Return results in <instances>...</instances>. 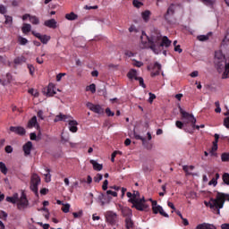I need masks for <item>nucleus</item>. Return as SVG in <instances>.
Wrapping results in <instances>:
<instances>
[{
	"label": "nucleus",
	"mask_w": 229,
	"mask_h": 229,
	"mask_svg": "<svg viewBox=\"0 0 229 229\" xmlns=\"http://www.w3.org/2000/svg\"><path fill=\"white\" fill-rule=\"evenodd\" d=\"M140 49H151L155 55H158L162 51V47L165 46V47H169L171 46L172 41L169 40L167 36L162 38V34L160 30L153 28L150 30V35H146V32L142 31V35L140 36Z\"/></svg>",
	"instance_id": "obj_1"
},
{
	"label": "nucleus",
	"mask_w": 229,
	"mask_h": 229,
	"mask_svg": "<svg viewBox=\"0 0 229 229\" xmlns=\"http://www.w3.org/2000/svg\"><path fill=\"white\" fill-rule=\"evenodd\" d=\"M229 201V195L217 192L216 193V199H210L208 202L205 201L206 207H209L212 210H216V214H221V208L225 207V201Z\"/></svg>",
	"instance_id": "obj_2"
},
{
	"label": "nucleus",
	"mask_w": 229,
	"mask_h": 229,
	"mask_svg": "<svg viewBox=\"0 0 229 229\" xmlns=\"http://www.w3.org/2000/svg\"><path fill=\"white\" fill-rule=\"evenodd\" d=\"M38 185H40V176L37 174H33L30 179V189L36 196H38Z\"/></svg>",
	"instance_id": "obj_3"
},
{
	"label": "nucleus",
	"mask_w": 229,
	"mask_h": 229,
	"mask_svg": "<svg viewBox=\"0 0 229 229\" xmlns=\"http://www.w3.org/2000/svg\"><path fill=\"white\" fill-rule=\"evenodd\" d=\"M180 114H182V118L187 121V123H191V126L194 129V126H196V118L194 117L193 114H191L182 108V106H179Z\"/></svg>",
	"instance_id": "obj_4"
},
{
	"label": "nucleus",
	"mask_w": 229,
	"mask_h": 229,
	"mask_svg": "<svg viewBox=\"0 0 229 229\" xmlns=\"http://www.w3.org/2000/svg\"><path fill=\"white\" fill-rule=\"evenodd\" d=\"M152 210L154 214H160L163 217H169V215L164 211V208L158 205L157 200L152 201Z\"/></svg>",
	"instance_id": "obj_5"
},
{
	"label": "nucleus",
	"mask_w": 229,
	"mask_h": 229,
	"mask_svg": "<svg viewBox=\"0 0 229 229\" xmlns=\"http://www.w3.org/2000/svg\"><path fill=\"white\" fill-rule=\"evenodd\" d=\"M28 205H30V201H28L26 194L24 192H21V196L17 203L18 209L24 210V208H28Z\"/></svg>",
	"instance_id": "obj_6"
},
{
	"label": "nucleus",
	"mask_w": 229,
	"mask_h": 229,
	"mask_svg": "<svg viewBox=\"0 0 229 229\" xmlns=\"http://www.w3.org/2000/svg\"><path fill=\"white\" fill-rule=\"evenodd\" d=\"M106 219L109 225H114L117 223V214L114 213V211H107L106 213Z\"/></svg>",
	"instance_id": "obj_7"
},
{
	"label": "nucleus",
	"mask_w": 229,
	"mask_h": 229,
	"mask_svg": "<svg viewBox=\"0 0 229 229\" xmlns=\"http://www.w3.org/2000/svg\"><path fill=\"white\" fill-rule=\"evenodd\" d=\"M32 35H34V37H36L37 38H38V40H40V42L42 44H47L49 42V40H51V36L48 35H40V33L36 32L35 30L31 31Z\"/></svg>",
	"instance_id": "obj_8"
},
{
	"label": "nucleus",
	"mask_w": 229,
	"mask_h": 229,
	"mask_svg": "<svg viewBox=\"0 0 229 229\" xmlns=\"http://www.w3.org/2000/svg\"><path fill=\"white\" fill-rule=\"evenodd\" d=\"M86 106L91 110V112H94L95 114H103L105 111L103 110V107L99 105H94L90 102H88L86 104Z\"/></svg>",
	"instance_id": "obj_9"
},
{
	"label": "nucleus",
	"mask_w": 229,
	"mask_h": 229,
	"mask_svg": "<svg viewBox=\"0 0 229 229\" xmlns=\"http://www.w3.org/2000/svg\"><path fill=\"white\" fill-rule=\"evenodd\" d=\"M129 203L132 204V207H134V208H136L137 210H146V208H148V205L142 203V202H139L138 200L133 199H129Z\"/></svg>",
	"instance_id": "obj_10"
},
{
	"label": "nucleus",
	"mask_w": 229,
	"mask_h": 229,
	"mask_svg": "<svg viewBox=\"0 0 229 229\" xmlns=\"http://www.w3.org/2000/svg\"><path fill=\"white\" fill-rule=\"evenodd\" d=\"M9 130L10 131H13V133H16V135H26V129H24V127L21 126H11Z\"/></svg>",
	"instance_id": "obj_11"
},
{
	"label": "nucleus",
	"mask_w": 229,
	"mask_h": 229,
	"mask_svg": "<svg viewBox=\"0 0 229 229\" xmlns=\"http://www.w3.org/2000/svg\"><path fill=\"white\" fill-rule=\"evenodd\" d=\"M43 92L47 98H53V96L56 94V91H55V84L49 83L47 88V91L46 89H44Z\"/></svg>",
	"instance_id": "obj_12"
},
{
	"label": "nucleus",
	"mask_w": 229,
	"mask_h": 229,
	"mask_svg": "<svg viewBox=\"0 0 229 229\" xmlns=\"http://www.w3.org/2000/svg\"><path fill=\"white\" fill-rule=\"evenodd\" d=\"M98 199L101 202L102 206H104L110 203V201H112V197H110V195H108L107 193L106 194L101 193L98 196Z\"/></svg>",
	"instance_id": "obj_13"
},
{
	"label": "nucleus",
	"mask_w": 229,
	"mask_h": 229,
	"mask_svg": "<svg viewBox=\"0 0 229 229\" xmlns=\"http://www.w3.org/2000/svg\"><path fill=\"white\" fill-rule=\"evenodd\" d=\"M33 148V143L31 141H28L23 145V151L25 157L31 155V149Z\"/></svg>",
	"instance_id": "obj_14"
},
{
	"label": "nucleus",
	"mask_w": 229,
	"mask_h": 229,
	"mask_svg": "<svg viewBox=\"0 0 229 229\" xmlns=\"http://www.w3.org/2000/svg\"><path fill=\"white\" fill-rule=\"evenodd\" d=\"M161 70H162V64L156 62L153 66V71L151 72L152 78H155V76H158V74H160Z\"/></svg>",
	"instance_id": "obj_15"
},
{
	"label": "nucleus",
	"mask_w": 229,
	"mask_h": 229,
	"mask_svg": "<svg viewBox=\"0 0 229 229\" xmlns=\"http://www.w3.org/2000/svg\"><path fill=\"white\" fill-rule=\"evenodd\" d=\"M34 126H36L37 130L40 129V125H38V123H37V116H33L27 124V128L31 129Z\"/></svg>",
	"instance_id": "obj_16"
},
{
	"label": "nucleus",
	"mask_w": 229,
	"mask_h": 229,
	"mask_svg": "<svg viewBox=\"0 0 229 229\" xmlns=\"http://www.w3.org/2000/svg\"><path fill=\"white\" fill-rule=\"evenodd\" d=\"M56 24L57 22H56V20L55 19L47 20L44 22V26H47V28H51L52 30H56L57 28Z\"/></svg>",
	"instance_id": "obj_17"
},
{
	"label": "nucleus",
	"mask_w": 229,
	"mask_h": 229,
	"mask_svg": "<svg viewBox=\"0 0 229 229\" xmlns=\"http://www.w3.org/2000/svg\"><path fill=\"white\" fill-rule=\"evenodd\" d=\"M195 166L194 165H183L182 169L184 173H186V176H198L197 174H192L190 171H194Z\"/></svg>",
	"instance_id": "obj_18"
},
{
	"label": "nucleus",
	"mask_w": 229,
	"mask_h": 229,
	"mask_svg": "<svg viewBox=\"0 0 229 229\" xmlns=\"http://www.w3.org/2000/svg\"><path fill=\"white\" fill-rule=\"evenodd\" d=\"M69 130L72 133H76V131H78V122L76 120H71L69 122Z\"/></svg>",
	"instance_id": "obj_19"
},
{
	"label": "nucleus",
	"mask_w": 229,
	"mask_h": 229,
	"mask_svg": "<svg viewBox=\"0 0 229 229\" xmlns=\"http://www.w3.org/2000/svg\"><path fill=\"white\" fill-rule=\"evenodd\" d=\"M197 229H217V228L216 227V225L212 224L203 223V224H199L197 226Z\"/></svg>",
	"instance_id": "obj_20"
},
{
	"label": "nucleus",
	"mask_w": 229,
	"mask_h": 229,
	"mask_svg": "<svg viewBox=\"0 0 229 229\" xmlns=\"http://www.w3.org/2000/svg\"><path fill=\"white\" fill-rule=\"evenodd\" d=\"M89 163L93 165L95 171H101L103 169V165L98 163L96 160L91 159Z\"/></svg>",
	"instance_id": "obj_21"
},
{
	"label": "nucleus",
	"mask_w": 229,
	"mask_h": 229,
	"mask_svg": "<svg viewBox=\"0 0 229 229\" xmlns=\"http://www.w3.org/2000/svg\"><path fill=\"white\" fill-rule=\"evenodd\" d=\"M174 5L172 4L169 7H168V9H167V11H166V13L165 14V21H168V17H169V15H174Z\"/></svg>",
	"instance_id": "obj_22"
},
{
	"label": "nucleus",
	"mask_w": 229,
	"mask_h": 229,
	"mask_svg": "<svg viewBox=\"0 0 229 229\" xmlns=\"http://www.w3.org/2000/svg\"><path fill=\"white\" fill-rule=\"evenodd\" d=\"M141 17H142L144 22H148L149 17H151V11L146 10L145 12L141 13Z\"/></svg>",
	"instance_id": "obj_23"
},
{
	"label": "nucleus",
	"mask_w": 229,
	"mask_h": 229,
	"mask_svg": "<svg viewBox=\"0 0 229 229\" xmlns=\"http://www.w3.org/2000/svg\"><path fill=\"white\" fill-rule=\"evenodd\" d=\"M65 19L67 21H77L78 19V14L74 13V12H72L70 13L65 14Z\"/></svg>",
	"instance_id": "obj_24"
},
{
	"label": "nucleus",
	"mask_w": 229,
	"mask_h": 229,
	"mask_svg": "<svg viewBox=\"0 0 229 229\" xmlns=\"http://www.w3.org/2000/svg\"><path fill=\"white\" fill-rule=\"evenodd\" d=\"M122 214L123 217H131L132 213H131V209L128 208H122Z\"/></svg>",
	"instance_id": "obj_25"
},
{
	"label": "nucleus",
	"mask_w": 229,
	"mask_h": 229,
	"mask_svg": "<svg viewBox=\"0 0 229 229\" xmlns=\"http://www.w3.org/2000/svg\"><path fill=\"white\" fill-rule=\"evenodd\" d=\"M21 31L25 35H27V33H30V31H31V24L24 23L23 26L21 27Z\"/></svg>",
	"instance_id": "obj_26"
},
{
	"label": "nucleus",
	"mask_w": 229,
	"mask_h": 229,
	"mask_svg": "<svg viewBox=\"0 0 229 229\" xmlns=\"http://www.w3.org/2000/svg\"><path fill=\"white\" fill-rule=\"evenodd\" d=\"M92 26H95V28H99L101 26H103V24H105V19H98L95 21L91 22Z\"/></svg>",
	"instance_id": "obj_27"
},
{
	"label": "nucleus",
	"mask_w": 229,
	"mask_h": 229,
	"mask_svg": "<svg viewBox=\"0 0 229 229\" xmlns=\"http://www.w3.org/2000/svg\"><path fill=\"white\" fill-rule=\"evenodd\" d=\"M71 116H67L65 114H58L55 116V119L54 120L55 123H58V121H65V119H69Z\"/></svg>",
	"instance_id": "obj_28"
},
{
	"label": "nucleus",
	"mask_w": 229,
	"mask_h": 229,
	"mask_svg": "<svg viewBox=\"0 0 229 229\" xmlns=\"http://www.w3.org/2000/svg\"><path fill=\"white\" fill-rule=\"evenodd\" d=\"M127 76H128V79H129V80H133V78H134V80H135V78H137V70L131 69V70L128 72Z\"/></svg>",
	"instance_id": "obj_29"
},
{
	"label": "nucleus",
	"mask_w": 229,
	"mask_h": 229,
	"mask_svg": "<svg viewBox=\"0 0 229 229\" xmlns=\"http://www.w3.org/2000/svg\"><path fill=\"white\" fill-rule=\"evenodd\" d=\"M0 171L3 174H8V167H6V165L4 162H0Z\"/></svg>",
	"instance_id": "obj_30"
},
{
	"label": "nucleus",
	"mask_w": 229,
	"mask_h": 229,
	"mask_svg": "<svg viewBox=\"0 0 229 229\" xmlns=\"http://www.w3.org/2000/svg\"><path fill=\"white\" fill-rule=\"evenodd\" d=\"M133 133H134V138L137 140H141L142 141V144L143 146H146V138L137 134V132H135V130L133 131Z\"/></svg>",
	"instance_id": "obj_31"
},
{
	"label": "nucleus",
	"mask_w": 229,
	"mask_h": 229,
	"mask_svg": "<svg viewBox=\"0 0 229 229\" xmlns=\"http://www.w3.org/2000/svg\"><path fill=\"white\" fill-rule=\"evenodd\" d=\"M126 228L130 229L133 226V220H131V216L125 218Z\"/></svg>",
	"instance_id": "obj_32"
},
{
	"label": "nucleus",
	"mask_w": 229,
	"mask_h": 229,
	"mask_svg": "<svg viewBox=\"0 0 229 229\" xmlns=\"http://www.w3.org/2000/svg\"><path fill=\"white\" fill-rule=\"evenodd\" d=\"M30 21L31 24H34V25L40 24V20L37 16H30Z\"/></svg>",
	"instance_id": "obj_33"
},
{
	"label": "nucleus",
	"mask_w": 229,
	"mask_h": 229,
	"mask_svg": "<svg viewBox=\"0 0 229 229\" xmlns=\"http://www.w3.org/2000/svg\"><path fill=\"white\" fill-rule=\"evenodd\" d=\"M44 176H45V182L47 183H49V182H51V170L47 169V174H44Z\"/></svg>",
	"instance_id": "obj_34"
},
{
	"label": "nucleus",
	"mask_w": 229,
	"mask_h": 229,
	"mask_svg": "<svg viewBox=\"0 0 229 229\" xmlns=\"http://www.w3.org/2000/svg\"><path fill=\"white\" fill-rule=\"evenodd\" d=\"M23 62H26V58L24 56L16 57L14 59V64L16 65H19V64H22Z\"/></svg>",
	"instance_id": "obj_35"
},
{
	"label": "nucleus",
	"mask_w": 229,
	"mask_h": 229,
	"mask_svg": "<svg viewBox=\"0 0 229 229\" xmlns=\"http://www.w3.org/2000/svg\"><path fill=\"white\" fill-rule=\"evenodd\" d=\"M89 90H90L92 94L96 93V84L92 83L89 86H87L86 91L89 92Z\"/></svg>",
	"instance_id": "obj_36"
},
{
	"label": "nucleus",
	"mask_w": 229,
	"mask_h": 229,
	"mask_svg": "<svg viewBox=\"0 0 229 229\" xmlns=\"http://www.w3.org/2000/svg\"><path fill=\"white\" fill-rule=\"evenodd\" d=\"M18 42L21 46H26V44H28L26 38H22L21 36L18 38Z\"/></svg>",
	"instance_id": "obj_37"
},
{
	"label": "nucleus",
	"mask_w": 229,
	"mask_h": 229,
	"mask_svg": "<svg viewBox=\"0 0 229 229\" xmlns=\"http://www.w3.org/2000/svg\"><path fill=\"white\" fill-rule=\"evenodd\" d=\"M70 208H71V204L69 203L63 204L62 210L64 212V214L69 213Z\"/></svg>",
	"instance_id": "obj_38"
},
{
	"label": "nucleus",
	"mask_w": 229,
	"mask_h": 229,
	"mask_svg": "<svg viewBox=\"0 0 229 229\" xmlns=\"http://www.w3.org/2000/svg\"><path fill=\"white\" fill-rule=\"evenodd\" d=\"M139 198H140V192L134 191L132 193V198L129 199H134V201H137Z\"/></svg>",
	"instance_id": "obj_39"
},
{
	"label": "nucleus",
	"mask_w": 229,
	"mask_h": 229,
	"mask_svg": "<svg viewBox=\"0 0 229 229\" xmlns=\"http://www.w3.org/2000/svg\"><path fill=\"white\" fill-rule=\"evenodd\" d=\"M5 24H8L9 26H12L13 24V18L12 16L5 15Z\"/></svg>",
	"instance_id": "obj_40"
},
{
	"label": "nucleus",
	"mask_w": 229,
	"mask_h": 229,
	"mask_svg": "<svg viewBox=\"0 0 229 229\" xmlns=\"http://www.w3.org/2000/svg\"><path fill=\"white\" fill-rule=\"evenodd\" d=\"M135 80L139 81L140 87L146 89V84L144 83V79L142 77H135Z\"/></svg>",
	"instance_id": "obj_41"
},
{
	"label": "nucleus",
	"mask_w": 229,
	"mask_h": 229,
	"mask_svg": "<svg viewBox=\"0 0 229 229\" xmlns=\"http://www.w3.org/2000/svg\"><path fill=\"white\" fill-rule=\"evenodd\" d=\"M222 162H229V153H223L221 155Z\"/></svg>",
	"instance_id": "obj_42"
},
{
	"label": "nucleus",
	"mask_w": 229,
	"mask_h": 229,
	"mask_svg": "<svg viewBox=\"0 0 229 229\" xmlns=\"http://www.w3.org/2000/svg\"><path fill=\"white\" fill-rule=\"evenodd\" d=\"M223 182L225 185H229V174L225 173L223 174Z\"/></svg>",
	"instance_id": "obj_43"
},
{
	"label": "nucleus",
	"mask_w": 229,
	"mask_h": 229,
	"mask_svg": "<svg viewBox=\"0 0 229 229\" xmlns=\"http://www.w3.org/2000/svg\"><path fill=\"white\" fill-rule=\"evenodd\" d=\"M197 38L199 42H206V40H208V35H200L198 36Z\"/></svg>",
	"instance_id": "obj_44"
},
{
	"label": "nucleus",
	"mask_w": 229,
	"mask_h": 229,
	"mask_svg": "<svg viewBox=\"0 0 229 229\" xmlns=\"http://www.w3.org/2000/svg\"><path fill=\"white\" fill-rule=\"evenodd\" d=\"M132 4L133 6H135V8H140V6L144 5V4H142V2H140L139 0H133Z\"/></svg>",
	"instance_id": "obj_45"
},
{
	"label": "nucleus",
	"mask_w": 229,
	"mask_h": 229,
	"mask_svg": "<svg viewBox=\"0 0 229 229\" xmlns=\"http://www.w3.org/2000/svg\"><path fill=\"white\" fill-rule=\"evenodd\" d=\"M103 180V174H98L97 176L94 177V182L99 183Z\"/></svg>",
	"instance_id": "obj_46"
},
{
	"label": "nucleus",
	"mask_w": 229,
	"mask_h": 229,
	"mask_svg": "<svg viewBox=\"0 0 229 229\" xmlns=\"http://www.w3.org/2000/svg\"><path fill=\"white\" fill-rule=\"evenodd\" d=\"M29 94L34 96V98H38V91L35 90L34 89H29Z\"/></svg>",
	"instance_id": "obj_47"
},
{
	"label": "nucleus",
	"mask_w": 229,
	"mask_h": 229,
	"mask_svg": "<svg viewBox=\"0 0 229 229\" xmlns=\"http://www.w3.org/2000/svg\"><path fill=\"white\" fill-rule=\"evenodd\" d=\"M215 151H217V144H213V147L211 148L210 150L211 157L216 156V153H214Z\"/></svg>",
	"instance_id": "obj_48"
},
{
	"label": "nucleus",
	"mask_w": 229,
	"mask_h": 229,
	"mask_svg": "<svg viewBox=\"0 0 229 229\" xmlns=\"http://www.w3.org/2000/svg\"><path fill=\"white\" fill-rule=\"evenodd\" d=\"M149 98H148V103H153L154 99H157V96L151 92L148 93Z\"/></svg>",
	"instance_id": "obj_49"
},
{
	"label": "nucleus",
	"mask_w": 229,
	"mask_h": 229,
	"mask_svg": "<svg viewBox=\"0 0 229 229\" xmlns=\"http://www.w3.org/2000/svg\"><path fill=\"white\" fill-rule=\"evenodd\" d=\"M106 114L108 115V117H114V115H115V113L112 112L109 107L106 109Z\"/></svg>",
	"instance_id": "obj_50"
},
{
	"label": "nucleus",
	"mask_w": 229,
	"mask_h": 229,
	"mask_svg": "<svg viewBox=\"0 0 229 229\" xmlns=\"http://www.w3.org/2000/svg\"><path fill=\"white\" fill-rule=\"evenodd\" d=\"M204 4H207L208 6H212L214 4V0H200Z\"/></svg>",
	"instance_id": "obj_51"
},
{
	"label": "nucleus",
	"mask_w": 229,
	"mask_h": 229,
	"mask_svg": "<svg viewBox=\"0 0 229 229\" xmlns=\"http://www.w3.org/2000/svg\"><path fill=\"white\" fill-rule=\"evenodd\" d=\"M4 149L5 153H13V148L10 145H7Z\"/></svg>",
	"instance_id": "obj_52"
},
{
	"label": "nucleus",
	"mask_w": 229,
	"mask_h": 229,
	"mask_svg": "<svg viewBox=\"0 0 229 229\" xmlns=\"http://www.w3.org/2000/svg\"><path fill=\"white\" fill-rule=\"evenodd\" d=\"M106 194H107L108 196H114V198H117V192L112 191L111 190H108Z\"/></svg>",
	"instance_id": "obj_53"
},
{
	"label": "nucleus",
	"mask_w": 229,
	"mask_h": 229,
	"mask_svg": "<svg viewBox=\"0 0 229 229\" xmlns=\"http://www.w3.org/2000/svg\"><path fill=\"white\" fill-rule=\"evenodd\" d=\"M8 217V214L4 211H0V219H6Z\"/></svg>",
	"instance_id": "obj_54"
},
{
	"label": "nucleus",
	"mask_w": 229,
	"mask_h": 229,
	"mask_svg": "<svg viewBox=\"0 0 229 229\" xmlns=\"http://www.w3.org/2000/svg\"><path fill=\"white\" fill-rule=\"evenodd\" d=\"M72 216L76 218L78 217H81V216H83V211H79L78 213L74 212L72 213Z\"/></svg>",
	"instance_id": "obj_55"
},
{
	"label": "nucleus",
	"mask_w": 229,
	"mask_h": 229,
	"mask_svg": "<svg viewBox=\"0 0 229 229\" xmlns=\"http://www.w3.org/2000/svg\"><path fill=\"white\" fill-rule=\"evenodd\" d=\"M30 140H37V141H38V138H37V133L31 132V133L30 134Z\"/></svg>",
	"instance_id": "obj_56"
},
{
	"label": "nucleus",
	"mask_w": 229,
	"mask_h": 229,
	"mask_svg": "<svg viewBox=\"0 0 229 229\" xmlns=\"http://www.w3.org/2000/svg\"><path fill=\"white\" fill-rule=\"evenodd\" d=\"M133 65L135 67H142V65H144V63H142L140 61H134Z\"/></svg>",
	"instance_id": "obj_57"
},
{
	"label": "nucleus",
	"mask_w": 229,
	"mask_h": 229,
	"mask_svg": "<svg viewBox=\"0 0 229 229\" xmlns=\"http://www.w3.org/2000/svg\"><path fill=\"white\" fill-rule=\"evenodd\" d=\"M103 191H106L108 189V180H105L102 185Z\"/></svg>",
	"instance_id": "obj_58"
},
{
	"label": "nucleus",
	"mask_w": 229,
	"mask_h": 229,
	"mask_svg": "<svg viewBox=\"0 0 229 229\" xmlns=\"http://www.w3.org/2000/svg\"><path fill=\"white\" fill-rule=\"evenodd\" d=\"M28 69L30 70V74L33 75V72H35V67L33 64H28Z\"/></svg>",
	"instance_id": "obj_59"
},
{
	"label": "nucleus",
	"mask_w": 229,
	"mask_h": 229,
	"mask_svg": "<svg viewBox=\"0 0 229 229\" xmlns=\"http://www.w3.org/2000/svg\"><path fill=\"white\" fill-rule=\"evenodd\" d=\"M6 201H8L9 203H13V205L17 203L13 197H6Z\"/></svg>",
	"instance_id": "obj_60"
},
{
	"label": "nucleus",
	"mask_w": 229,
	"mask_h": 229,
	"mask_svg": "<svg viewBox=\"0 0 229 229\" xmlns=\"http://www.w3.org/2000/svg\"><path fill=\"white\" fill-rule=\"evenodd\" d=\"M175 126H176L177 128H179L180 130H182V128H183V123H182V122H180V121H176Z\"/></svg>",
	"instance_id": "obj_61"
},
{
	"label": "nucleus",
	"mask_w": 229,
	"mask_h": 229,
	"mask_svg": "<svg viewBox=\"0 0 229 229\" xmlns=\"http://www.w3.org/2000/svg\"><path fill=\"white\" fill-rule=\"evenodd\" d=\"M208 185H214V187H216V185H217V181L216 178H213L209 182Z\"/></svg>",
	"instance_id": "obj_62"
},
{
	"label": "nucleus",
	"mask_w": 229,
	"mask_h": 229,
	"mask_svg": "<svg viewBox=\"0 0 229 229\" xmlns=\"http://www.w3.org/2000/svg\"><path fill=\"white\" fill-rule=\"evenodd\" d=\"M224 126H225V128H229V116L225 118Z\"/></svg>",
	"instance_id": "obj_63"
},
{
	"label": "nucleus",
	"mask_w": 229,
	"mask_h": 229,
	"mask_svg": "<svg viewBox=\"0 0 229 229\" xmlns=\"http://www.w3.org/2000/svg\"><path fill=\"white\" fill-rule=\"evenodd\" d=\"M221 228H222V229H229V224H223V225H221Z\"/></svg>",
	"instance_id": "obj_64"
}]
</instances>
